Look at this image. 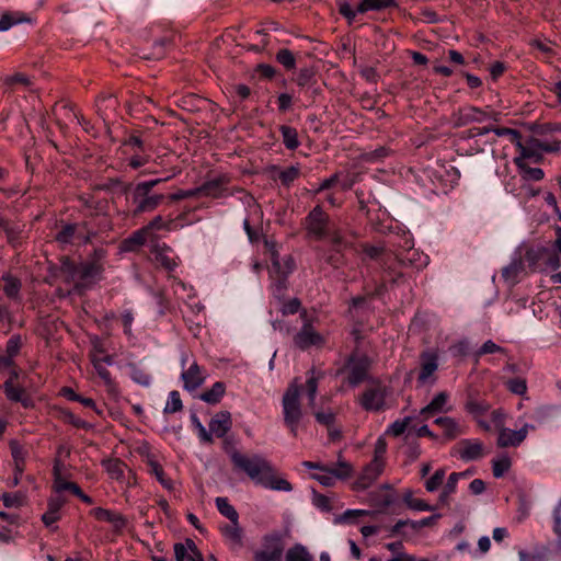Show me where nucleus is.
I'll return each instance as SVG.
<instances>
[{"instance_id":"1","label":"nucleus","mask_w":561,"mask_h":561,"mask_svg":"<svg viewBox=\"0 0 561 561\" xmlns=\"http://www.w3.org/2000/svg\"><path fill=\"white\" fill-rule=\"evenodd\" d=\"M222 439V449L230 457L233 469L244 472L253 482L265 489L293 491V484L280 477L267 459L257 454L252 456L241 454L236 448L232 437L225 436Z\"/></svg>"},{"instance_id":"2","label":"nucleus","mask_w":561,"mask_h":561,"mask_svg":"<svg viewBox=\"0 0 561 561\" xmlns=\"http://www.w3.org/2000/svg\"><path fill=\"white\" fill-rule=\"evenodd\" d=\"M301 389L299 378L296 377L288 385L282 399L284 423L294 437L298 435V427L304 416L300 402Z\"/></svg>"},{"instance_id":"3","label":"nucleus","mask_w":561,"mask_h":561,"mask_svg":"<svg viewBox=\"0 0 561 561\" xmlns=\"http://www.w3.org/2000/svg\"><path fill=\"white\" fill-rule=\"evenodd\" d=\"M302 227L306 230L307 237L316 241L324 239L330 241L333 232L343 231L333 225L330 215L321 205L314 206L308 213L304 218Z\"/></svg>"},{"instance_id":"4","label":"nucleus","mask_w":561,"mask_h":561,"mask_svg":"<svg viewBox=\"0 0 561 561\" xmlns=\"http://www.w3.org/2000/svg\"><path fill=\"white\" fill-rule=\"evenodd\" d=\"M106 257L107 251L104 248H96L89 254L87 261L80 264L81 276L77 284L78 291L91 287L103 278Z\"/></svg>"},{"instance_id":"5","label":"nucleus","mask_w":561,"mask_h":561,"mask_svg":"<svg viewBox=\"0 0 561 561\" xmlns=\"http://www.w3.org/2000/svg\"><path fill=\"white\" fill-rule=\"evenodd\" d=\"M359 249L366 256L379 262L392 284H397L399 279L403 277L402 273L398 271L401 261L392 252L387 251L385 247L362 243L359 244Z\"/></svg>"},{"instance_id":"6","label":"nucleus","mask_w":561,"mask_h":561,"mask_svg":"<svg viewBox=\"0 0 561 561\" xmlns=\"http://www.w3.org/2000/svg\"><path fill=\"white\" fill-rule=\"evenodd\" d=\"M524 260L527 263L530 271H556L560 267L559 253L549 247L536 245L530 247L526 250Z\"/></svg>"},{"instance_id":"7","label":"nucleus","mask_w":561,"mask_h":561,"mask_svg":"<svg viewBox=\"0 0 561 561\" xmlns=\"http://www.w3.org/2000/svg\"><path fill=\"white\" fill-rule=\"evenodd\" d=\"M128 190H131V203L135 206L133 210L134 216L153 211L164 199L163 194L152 193V190H148L140 183L134 186L127 184L124 191L127 192Z\"/></svg>"},{"instance_id":"8","label":"nucleus","mask_w":561,"mask_h":561,"mask_svg":"<svg viewBox=\"0 0 561 561\" xmlns=\"http://www.w3.org/2000/svg\"><path fill=\"white\" fill-rule=\"evenodd\" d=\"M307 380L305 385V389L308 398V405L313 411V415L316 421L330 428L335 422V414L331 409L328 410H318L316 409V398L318 392V383L320 378L322 377V373H318L314 368L310 369L307 373Z\"/></svg>"},{"instance_id":"9","label":"nucleus","mask_w":561,"mask_h":561,"mask_svg":"<svg viewBox=\"0 0 561 561\" xmlns=\"http://www.w3.org/2000/svg\"><path fill=\"white\" fill-rule=\"evenodd\" d=\"M330 243L332 248L328 251H323L322 257L328 265L335 270L345 265V250L352 249L358 252L355 243L350 240L343 231L333 232Z\"/></svg>"},{"instance_id":"10","label":"nucleus","mask_w":561,"mask_h":561,"mask_svg":"<svg viewBox=\"0 0 561 561\" xmlns=\"http://www.w3.org/2000/svg\"><path fill=\"white\" fill-rule=\"evenodd\" d=\"M371 367L370 358L365 354L352 353L344 367L339 371H347V382L356 387L368 378V371Z\"/></svg>"},{"instance_id":"11","label":"nucleus","mask_w":561,"mask_h":561,"mask_svg":"<svg viewBox=\"0 0 561 561\" xmlns=\"http://www.w3.org/2000/svg\"><path fill=\"white\" fill-rule=\"evenodd\" d=\"M495 114L489 111V107L481 108L473 105H462L451 114L454 127H463L473 123H484L491 118L495 119Z\"/></svg>"},{"instance_id":"12","label":"nucleus","mask_w":561,"mask_h":561,"mask_svg":"<svg viewBox=\"0 0 561 561\" xmlns=\"http://www.w3.org/2000/svg\"><path fill=\"white\" fill-rule=\"evenodd\" d=\"M95 237V232L88 229L87 222L62 224L55 236V240L61 244H71L76 240L79 243L88 244Z\"/></svg>"},{"instance_id":"13","label":"nucleus","mask_w":561,"mask_h":561,"mask_svg":"<svg viewBox=\"0 0 561 561\" xmlns=\"http://www.w3.org/2000/svg\"><path fill=\"white\" fill-rule=\"evenodd\" d=\"M396 5V0H362V2L354 10L347 2L339 1V13L347 20L351 25L357 13L364 14L369 11H381Z\"/></svg>"},{"instance_id":"14","label":"nucleus","mask_w":561,"mask_h":561,"mask_svg":"<svg viewBox=\"0 0 561 561\" xmlns=\"http://www.w3.org/2000/svg\"><path fill=\"white\" fill-rule=\"evenodd\" d=\"M284 543L278 533H271L263 537L262 548L254 552L255 561H280Z\"/></svg>"},{"instance_id":"15","label":"nucleus","mask_w":561,"mask_h":561,"mask_svg":"<svg viewBox=\"0 0 561 561\" xmlns=\"http://www.w3.org/2000/svg\"><path fill=\"white\" fill-rule=\"evenodd\" d=\"M300 318L304 320V324L294 336L295 345L300 350H307L310 346L321 344L323 339L313 328L306 309L300 312Z\"/></svg>"},{"instance_id":"16","label":"nucleus","mask_w":561,"mask_h":561,"mask_svg":"<svg viewBox=\"0 0 561 561\" xmlns=\"http://www.w3.org/2000/svg\"><path fill=\"white\" fill-rule=\"evenodd\" d=\"M438 369V355L432 351L422 352L420 355V371L417 376V386L434 385L437 377L435 373Z\"/></svg>"},{"instance_id":"17","label":"nucleus","mask_w":561,"mask_h":561,"mask_svg":"<svg viewBox=\"0 0 561 561\" xmlns=\"http://www.w3.org/2000/svg\"><path fill=\"white\" fill-rule=\"evenodd\" d=\"M517 148L520 151V156L518 158H523V160H525L535 157L538 151L558 152L561 149V141L554 140L552 142H545L538 138L530 137L526 145L522 142V147Z\"/></svg>"},{"instance_id":"18","label":"nucleus","mask_w":561,"mask_h":561,"mask_svg":"<svg viewBox=\"0 0 561 561\" xmlns=\"http://www.w3.org/2000/svg\"><path fill=\"white\" fill-rule=\"evenodd\" d=\"M386 462H378L377 460H371L368 465H366L359 474V477L354 482L353 489L356 491H364L368 489L383 472Z\"/></svg>"},{"instance_id":"19","label":"nucleus","mask_w":561,"mask_h":561,"mask_svg":"<svg viewBox=\"0 0 561 561\" xmlns=\"http://www.w3.org/2000/svg\"><path fill=\"white\" fill-rule=\"evenodd\" d=\"M386 390L378 386L364 391L360 397V405L366 411H380L385 407Z\"/></svg>"},{"instance_id":"20","label":"nucleus","mask_w":561,"mask_h":561,"mask_svg":"<svg viewBox=\"0 0 561 561\" xmlns=\"http://www.w3.org/2000/svg\"><path fill=\"white\" fill-rule=\"evenodd\" d=\"M528 434V425H524L518 431H513L510 428L502 427L499 432L497 437V446L501 448L507 447H517L519 446L527 437Z\"/></svg>"},{"instance_id":"21","label":"nucleus","mask_w":561,"mask_h":561,"mask_svg":"<svg viewBox=\"0 0 561 561\" xmlns=\"http://www.w3.org/2000/svg\"><path fill=\"white\" fill-rule=\"evenodd\" d=\"M228 182L229 180L225 175L206 181L201 186L196 187L197 196H206L213 198L222 197L227 191L226 185Z\"/></svg>"},{"instance_id":"22","label":"nucleus","mask_w":561,"mask_h":561,"mask_svg":"<svg viewBox=\"0 0 561 561\" xmlns=\"http://www.w3.org/2000/svg\"><path fill=\"white\" fill-rule=\"evenodd\" d=\"M208 426L211 436L224 438L232 427V419L230 412L219 411L211 417Z\"/></svg>"},{"instance_id":"23","label":"nucleus","mask_w":561,"mask_h":561,"mask_svg":"<svg viewBox=\"0 0 561 561\" xmlns=\"http://www.w3.org/2000/svg\"><path fill=\"white\" fill-rule=\"evenodd\" d=\"M90 515L96 520L106 522L113 525L116 530H122L126 526V518L115 511L103 507H94L90 511Z\"/></svg>"},{"instance_id":"24","label":"nucleus","mask_w":561,"mask_h":561,"mask_svg":"<svg viewBox=\"0 0 561 561\" xmlns=\"http://www.w3.org/2000/svg\"><path fill=\"white\" fill-rule=\"evenodd\" d=\"M148 234L146 229H138L119 243V251L123 253L138 252L147 242Z\"/></svg>"},{"instance_id":"25","label":"nucleus","mask_w":561,"mask_h":561,"mask_svg":"<svg viewBox=\"0 0 561 561\" xmlns=\"http://www.w3.org/2000/svg\"><path fill=\"white\" fill-rule=\"evenodd\" d=\"M434 423L443 430L444 437L447 440L456 439L458 436L466 433V427L461 426L455 419L449 416H439L435 419Z\"/></svg>"},{"instance_id":"26","label":"nucleus","mask_w":561,"mask_h":561,"mask_svg":"<svg viewBox=\"0 0 561 561\" xmlns=\"http://www.w3.org/2000/svg\"><path fill=\"white\" fill-rule=\"evenodd\" d=\"M59 271L65 277V282L73 284L75 289L77 290V284L80 282L81 276L80 264H77L69 256H62L60 257Z\"/></svg>"},{"instance_id":"27","label":"nucleus","mask_w":561,"mask_h":561,"mask_svg":"<svg viewBox=\"0 0 561 561\" xmlns=\"http://www.w3.org/2000/svg\"><path fill=\"white\" fill-rule=\"evenodd\" d=\"M182 380L184 382V389L188 391L196 390L203 385L205 377L203 376L202 368L196 362L182 373Z\"/></svg>"},{"instance_id":"28","label":"nucleus","mask_w":561,"mask_h":561,"mask_svg":"<svg viewBox=\"0 0 561 561\" xmlns=\"http://www.w3.org/2000/svg\"><path fill=\"white\" fill-rule=\"evenodd\" d=\"M458 445L459 456L462 460H477L483 457V444L479 440L462 439Z\"/></svg>"},{"instance_id":"29","label":"nucleus","mask_w":561,"mask_h":561,"mask_svg":"<svg viewBox=\"0 0 561 561\" xmlns=\"http://www.w3.org/2000/svg\"><path fill=\"white\" fill-rule=\"evenodd\" d=\"M1 280L3 282L2 290L4 295L13 301H20L22 289L21 279L10 273H7L2 275Z\"/></svg>"},{"instance_id":"30","label":"nucleus","mask_w":561,"mask_h":561,"mask_svg":"<svg viewBox=\"0 0 561 561\" xmlns=\"http://www.w3.org/2000/svg\"><path fill=\"white\" fill-rule=\"evenodd\" d=\"M66 501L61 496L50 497L47 502V511L42 515V522L50 526L60 519V510Z\"/></svg>"},{"instance_id":"31","label":"nucleus","mask_w":561,"mask_h":561,"mask_svg":"<svg viewBox=\"0 0 561 561\" xmlns=\"http://www.w3.org/2000/svg\"><path fill=\"white\" fill-rule=\"evenodd\" d=\"M101 465L110 478L116 481H122L124 479L125 470L128 468L119 458L103 459Z\"/></svg>"},{"instance_id":"32","label":"nucleus","mask_w":561,"mask_h":561,"mask_svg":"<svg viewBox=\"0 0 561 561\" xmlns=\"http://www.w3.org/2000/svg\"><path fill=\"white\" fill-rule=\"evenodd\" d=\"M95 105L99 114L105 119L116 111L118 101L112 94H101L96 98Z\"/></svg>"},{"instance_id":"33","label":"nucleus","mask_w":561,"mask_h":561,"mask_svg":"<svg viewBox=\"0 0 561 561\" xmlns=\"http://www.w3.org/2000/svg\"><path fill=\"white\" fill-rule=\"evenodd\" d=\"M220 530L232 548H240L242 546V529L239 526V520L221 526Z\"/></svg>"},{"instance_id":"34","label":"nucleus","mask_w":561,"mask_h":561,"mask_svg":"<svg viewBox=\"0 0 561 561\" xmlns=\"http://www.w3.org/2000/svg\"><path fill=\"white\" fill-rule=\"evenodd\" d=\"M402 500H403L404 504L407 505V507L412 511L427 512V511L435 510L434 506L430 505L424 500L416 499L414 496V491L411 489L404 490V492L402 494Z\"/></svg>"},{"instance_id":"35","label":"nucleus","mask_w":561,"mask_h":561,"mask_svg":"<svg viewBox=\"0 0 561 561\" xmlns=\"http://www.w3.org/2000/svg\"><path fill=\"white\" fill-rule=\"evenodd\" d=\"M3 387L8 400L12 402H21L24 408L30 405V399L25 396L24 388L15 386L11 381H4Z\"/></svg>"},{"instance_id":"36","label":"nucleus","mask_w":561,"mask_h":561,"mask_svg":"<svg viewBox=\"0 0 561 561\" xmlns=\"http://www.w3.org/2000/svg\"><path fill=\"white\" fill-rule=\"evenodd\" d=\"M448 401V394L445 391L438 392L432 401L425 405L420 414L427 419L430 415L442 412Z\"/></svg>"},{"instance_id":"37","label":"nucleus","mask_w":561,"mask_h":561,"mask_svg":"<svg viewBox=\"0 0 561 561\" xmlns=\"http://www.w3.org/2000/svg\"><path fill=\"white\" fill-rule=\"evenodd\" d=\"M514 163L524 173L522 181L526 183L528 180L540 181L545 176V172L540 168H531L525 163L523 158H514Z\"/></svg>"},{"instance_id":"38","label":"nucleus","mask_w":561,"mask_h":561,"mask_svg":"<svg viewBox=\"0 0 561 561\" xmlns=\"http://www.w3.org/2000/svg\"><path fill=\"white\" fill-rule=\"evenodd\" d=\"M226 392V385L222 381H216L210 389L201 394V399L209 404H217Z\"/></svg>"},{"instance_id":"39","label":"nucleus","mask_w":561,"mask_h":561,"mask_svg":"<svg viewBox=\"0 0 561 561\" xmlns=\"http://www.w3.org/2000/svg\"><path fill=\"white\" fill-rule=\"evenodd\" d=\"M279 131L283 138V144L288 150H296L300 146L298 131L295 127L288 125H280Z\"/></svg>"},{"instance_id":"40","label":"nucleus","mask_w":561,"mask_h":561,"mask_svg":"<svg viewBox=\"0 0 561 561\" xmlns=\"http://www.w3.org/2000/svg\"><path fill=\"white\" fill-rule=\"evenodd\" d=\"M54 476H55L54 489L56 492L69 491L76 496H78L82 492L81 488L77 483L70 482V481H65L61 478L57 466L54 467Z\"/></svg>"},{"instance_id":"41","label":"nucleus","mask_w":561,"mask_h":561,"mask_svg":"<svg viewBox=\"0 0 561 561\" xmlns=\"http://www.w3.org/2000/svg\"><path fill=\"white\" fill-rule=\"evenodd\" d=\"M524 271V262L522 257L514 259L507 266L502 270V277L512 283H516L519 274Z\"/></svg>"},{"instance_id":"42","label":"nucleus","mask_w":561,"mask_h":561,"mask_svg":"<svg viewBox=\"0 0 561 561\" xmlns=\"http://www.w3.org/2000/svg\"><path fill=\"white\" fill-rule=\"evenodd\" d=\"M330 470L336 480H347L354 472L353 466L341 456L335 465L330 466Z\"/></svg>"},{"instance_id":"43","label":"nucleus","mask_w":561,"mask_h":561,"mask_svg":"<svg viewBox=\"0 0 561 561\" xmlns=\"http://www.w3.org/2000/svg\"><path fill=\"white\" fill-rule=\"evenodd\" d=\"M171 248L163 244L157 252L156 259L160 265L169 272L174 271L178 266V262L174 257L170 256Z\"/></svg>"},{"instance_id":"44","label":"nucleus","mask_w":561,"mask_h":561,"mask_svg":"<svg viewBox=\"0 0 561 561\" xmlns=\"http://www.w3.org/2000/svg\"><path fill=\"white\" fill-rule=\"evenodd\" d=\"M0 227L3 229L9 243H11L14 247L16 244H20L22 239V229L19 226L11 225L2 219L0 220Z\"/></svg>"},{"instance_id":"45","label":"nucleus","mask_w":561,"mask_h":561,"mask_svg":"<svg viewBox=\"0 0 561 561\" xmlns=\"http://www.w3.org/2000/svg\"><path fill=\"white\" fill-rule=\"evenodd\" d=\"M370 513L366 510H347L341 515H336L334 517V524H355L357 523V518L362 516H367Z\"/></svg>"},{"instance_id":"46","label":"nucleus","mask_w":561,"mask_h":561,"mask_svg":"<svg viewBox=\"0 0 561 561\" xmlns=\"http://www.w3.org/2000/svg\"><path fill=\"white\" fill-rule=\"evenodd\" d=\"M216 507L221 515L227 517L230 522H238L239 514L236 508L229 503L227 497H217Z\"/></svg>"},{"instance_id":"47","label":"nucleus","mask_w":561,"mask_h":561,"mask_svg":"<svg viewBox=\"0 0 561 561\" xmlns=\"http://www.w3.org/2000/svg\"><path fill=\"white\" fill-rule=\"evenodd\" d=\"M149 473L153 474L158 482L167 490L171 491L173 489V482L170 478L167 477L163 467L157 460L152 465L149 466Z\"/></svg>"},{"instance_id":"48","label":"nucleus","mask_w":561,"mask_h":561,"mask_svg":"<svg viewBox=\"0 0 561 561\" xmlns=\"http://www.w3.org/2000/svg\"><path fill=\"white\" fill-rule=\"evenodd\" d=\"M102 362L111 364L112 359L110 356H106L104 359H96L93 362L94 368H95L99 377L104 381V383L107 387H112V386H114V380L111 376L110 370L103 366Z\"/></svg>"},{"instance_id":"49","label":"nucleus","mask_w":561,"mask_h":561,"mask_svg":"<svg viewBox=\"0 0 561 561\" xmlns=\"http://www.w3.org/2000/svg\"><path fill=\"white\" fill-rule=\"evenodd\" d=\"M275 59L286 70H293L296 67V58L291 50L288 48H282L276 53Z\"/></svg>"},{"instance_id":"50","label":"nucleus","mask_w":561,"mask_h":561,"mask_svg":"<svg viewBox=\"0 0 561 561\" xmlns=\"http://www.w3.org/2000/svg\"><path fill=\"white\" fill-rule=\"evenodd\" d=\"M492 131L499 137L507 136L512 144L516 147H522V135L517 129L508 127H493Z\"/></svg>"},{"instance_id":"51","label":"nucleus","mask_w":561,"mask_h":561,"mask_svg":"<svg viewBox=\"0 0 561 561\" xmlns=\"http://www.w3.org/2000/svg\"><path fill=\"white\" fill-rule=\"evenodd\" d=\"M272 268L277 274L288 275L295 268V261L291 256H288L283 268L278 260V254L274 252L272 253Z\"/></svg>"},{"instance_id":"52","label":"nucleus","mask_w":561,"mask_h":561,"mask_svg":"<svg viewBox=\"0 0 561 561\" xmlns=\"http://www.w3.org/2000/svg\"><path fill=\"white\" fill-rule=\"evenodd\" d=\"M512 461L507 455L492 460V472L495 478H501L510 470Z\"/></svg>"},{"instance_id":"53","label":"nucleus","mask_w":561,"mask_h":561,"mask_svg":"<svg viewBox=\"0 0 561 561\" xmlns=\"http://www.w3.org/2000/svg\"><path fill=\"white\" fill-rule=\"evenodd\" d=\"M286 561H312V558L305 547L296 545L287 551Z\"/></svg>"},{"instance_id":"54","label":"nucleus","mask_w":561,"mask_h":561,"mask_svg":"<svg viewBox=\"0 0 561 561\" xmlns=\"http://www.w3.org/2000/svg\"><path fill=\"white\" fill-rule=\"evenodd\" d=\"M465 409L468 413L478 417L485 414L489 411L490 405L485 401L468 400Z\"/></svg>"},{"instance_id":"55","label":"nucleus","mask_w":561,"mask_h":561,"mask_svg":"<svg viewBox=\"0 0 561 561\" xmlns=\"http://www.w3.org/2000/svg\"><path fill=\"white\" fill-rule=\"evenodd\" d=\"M300 175V169L298 167L291 165L280 171L278 174V179L280 183L289 187L294 181H296Z\"/></svg>"},{"instance_id":"56","label":"nucleus","mask_w":561,"mask_h":561,"mask_svg":"<svg viewBox=\"0 0 561 561\" xmlns=\"http://www.w3.org/2000/svg\"><path fill=\"white\" fill-rule=\"evenodd\" d=\"M22 346V336L20 334H13L5 343L4 354L15 358L20 354Z\"/></svg>"},{"instance_id":"57","label":"nucleus","mask_w":561,"mask_h":561,"mask_svg":"<svg viewBox=\"0 0 561 561\" xmlns=\"http://www.w3.org/2000/svg\"><path fill=\"white\" fill-rule=\"evenodd\" d=\"M446 470L444 468L437 469L434 474L425 481V490L427 492H435L444 482Z\"/></svg>"},{"instance_id":"58","label":"nucleus","mask_w":561,"mask_h":561,"mask_svg":"<svg viewBox=\"0 0 561 561\" xmlns=\"http://www.w3.org/2000/svg\"><path fill=\"white\" fill-rule=\"evenodd\" d=\"M183 409L182 400L179 391L173 390L170 392L163 412L167 414L179 412Z\"/></svg>"},{"instance_id":"59","label":"nucleus","mask_w":561,"mask_h":561,"mask_svg":"<svg viewBox=\"0 0 561 561\" xmlns=\"http://www.w3.org/2000/svg\"><path fill=\"white\" fill-rule=\"evenodd\" d=\"M191 421L192 424L197 430L199 440L204 444L211 445L214 443V437L211 436V433H209V431H207L205 426L201 423L196 414H192Z\"/></svg>"},{"instance_id":"60","label":"nucleus","mask_w":561,"mask_h":561,"mask_svg":"<svg viewBox=\"0 0 561 561\" xmlns=\"http://www.w3.org/2000/svg\"><path fill=\"white\" fill-rule=\"evenodd\" d=\"M508 391L514 394L523 396L527 392V382L526 379L517 377L512 378L505 383Z\"/></svg>"},{"instance_id":"61","label":"nucleus","mask_w":561,"mask_h":561,"mask_svg":"<svg viewBox=\"0 0 561 561\" xmlns=\"http://www.w3.org/2000/svg\"><path fill=\"white\" fill-rule=\"evenodd\" d=\"M312 504L322 512L329 513L333 510L331 499L316 491L312 493Z\"/></svg>"},{"instance_id":"62","label":"nucleus","mask_w":561,"mask_h":561,"mask_svg":"<svg viewBox=\"0 0 561 561\" xmlns=\"http://www.w3.org/2000/svg\"><path fill=\"white\" fill-rule=\"evenodd\" d=\"M312 479L317 480L323 486H333L335 484L336 479L330 470V466H327L321 472L313 473L311 476Z\"/></svg>"},{"instance_id":"63","label":"nucleus","mask_w":561,"mask_h":561,"mask_svg":"<svg viewBox=\"0 0 561 561\" xmlns=\"http://www.w3.org/2000/svg\"><path fill=\"white\" fill-rule=\"evenodd\" d=\"M136 451L144 459L148 467L158 460L157 456L151 450V445L148 442H142L137 447Z\"/></svg>"},{"instance_id":"64","label":"nucleus","mask_w":561,"mask_h":561,"mask_svg":"<svg viewBox=\"0 0 561 561\" xmlns=\"http://www.w3.org/2000/svg\"><path fill=\"white\" fill-rule=\"evenodd\" d=\"M411 421H412L411 416H405L403 419L396 420L389 426V428L387 430V433L398 437L405 432V430L410 425Z\"/></svg>"}]
</instances>
